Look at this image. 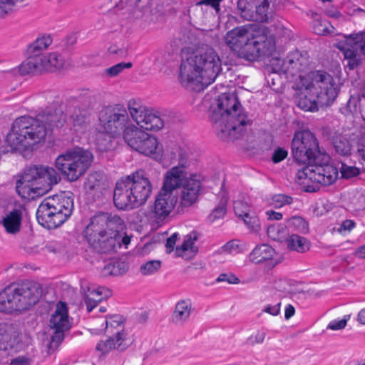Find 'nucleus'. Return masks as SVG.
<instances>
[{
    "label": "nucleus",
    "instance_id": "7c9ffc66",
    "mask_svg": "<svg viewBox=\"0 0 365 365\" xmlns=\"http://www.w3.org/2000/svg\"><path fill=\"white\" fill-rule=\"evenodd\" d=\"M175 191L174 188L163 183L154 205H175L178 202V197L177 195L174 194Z\"/></svg>",
    "mask_w": 365,
    "mask_h": 365
},
{
    "label": "nucleus",
    "instance_id": "423d86ee",
    "mask_svg": "<svg viewBox=\"0 0 365 365\" xmlns=\"http://www.w3.org/2000/svg\"><path fill=\"white\" fill-rule=\"evenodd\" d=\"M152 185L143 170H138L116 182L114 205H143L150 197Z\"/></svg>",
    "mask_w": 365,
    "mask_h": 365
},
{
    "label": "nucleus",
    "instance_id": "f8f14e48",
    "mask_svg": "<svg viewBox=\"0 0 365 365\" xmlns=\"http://www.w3.org/2000/svg\"><path fill=\"white\" fill-rule=\"evenodd\" d=\"M128 110L119 104L104 106L98 113L97 130L113 136L124 131L130 122Z\"/></svg>",
    "mask_w": 365,
    "mask_h": 365
},
{
    "label": "nucleus",
    "instance_id": "6e6d98bb",
    "mask_svg": "<svg viewBox=\"0 0 365 365\" xmlns=\"http://www.w3.org/2000/svg\"><path fill=\"white\" fill-rule=\"evenodd\" d=\"M266 336V333L263 331H257L255 334L251 335L247 341L251 345H255L256 344H262Z\"/></svg>",
    "mask_w": 365,
    "mask_h": 365
},
{
    "label": "nucleus",
    "instance_id": "bf43d9fd",
    "mask_svg": "<svg viewBox=\"0 0 365 365\" xmlns=\"http://www.w3.org/2000/svg\"><path fill=\"white\" fill-rule=\"evenodd\" d=\"M124 230H125V228L120 232V238L119 240L115 241V245L113 246L108 245V250L110 249H113L116 246L120 247L122 244H123L125 246H127L130 244V238L128 236L125 235Z\"/></svg>",
    "mask_w": 365,
    "mask_h": 365
},
{
    "label": "nucleus",
    "instance_id": "4be33fe9",
    "mask_svg": "<svg viewBox=\"0 0 365 365\" xmlns=\"http://www.w3.org/2000/svg\"><path fill=\"white\" fill-rule=\"evenodd\" d=\"M49 326L51 329L59 331H67L71 327V321L65 302H58L56 304L50 317Z\"/></svg>",
    "mask_w": 365,
    "mask_h": 365
},
{
    "label": "nucleus",
    "instance_id": "3c124183",
    "mask_svg": "<svg viewBox=\"0 0 365 365\" xmlns=\"http://www.w3.org/2000/svg\"><path fill=\"white\" fill-rule=\"evenodd\" d=\"M23 1L24 0H0V17L8 14L12 9L15 4Z\"/></svg>",
    "mask_w": 365,
    "mask_h": 365
},
{
    "label": "nucleus",
    "instance_id": "39448f33",
    "mask_svg": "<svg viewBox=\"0 0 365 365\" xmlns=\"http://www.w3.org/2000/svg\"><path fill=\"white\" fill-rule=\"evenodd\" d=\"M61 180L56 170L47 165H34L26 168L16 182V191L25 200H34L51 190Z\"/></svg>",
    "mask_w": 365,
    "mask_h": 365
},
{
    "label": "nucleus",
    "instance_id": "f3484780",
    "mask_svg": "<svg viewBox=\"0 0 365 365\" xmlns=\"http://www.w3.org/2000/svg\"><path fill=\"white\" fill-rule=\"evenodd\" d=\"M101 327L91 329L92 334H101L104 332L107 335L113 336L117 339H130L127 331L124 329L123 320L121 316L115 314L106 317V319H101Z\"/></svg>",
    "mask_w": 365,
    "mask_h": 365
},
{
    "label": "nucleus",
    "instance_id": "20e7f679",
    "mask_svg": "<svg viewBox=\"0 0 365 365\" xmlns=\"http://www.w3.org/2000/svg\"><path fill=\"white\" fill-rule=\"evenodd\" d=\"M221 66L217 53L213 48H208L182 60L178 80L182 86L187 88L199 84L206 87L216 79L221 71Z\"/></svg>",
    "mask_w": 365,
    "mask_h": 365
},
{
    "label": "nucleus",
    "instance_id": "bb28decb",
    "mask_svg": "<svg viewBox=\"0 0 365 365\" xmlns=\"http://www.w3.org/2000/svg\"><path fill=\"white\" fill-rule=\"evenodd\" d=\"M131 343V339H117L110 336L106 340L100 341L96 344V349L101 354H106L114 349L125 350Z\"/></svg>",
    "mask_w": 365,
    "mask_h": 365
},
{
    "label": "nucleus",
    "instance_id": "603ef678",
    "mask_svg": "<svg viewBox=\"0 0 365 365\" xmlns=\"http://www.w3.org/2000/svg\"><path fill=\"white\" fill-rule=\"evenodd\" d=\"M349 319V316H344L343 319L332 320L327 325V329L334 331L343 329L346 326Z\"/></svg>",
    "mask_w": 365,
    "mask_h": 365
},
{
    "label": "nucleus",
    "instance_id": "7ed1b4c3",
    "mask_svg": "<svg viewBox=\"0 0 365 365\" xmlns=\"http://www.w3.org/2000/svg\"><path fill=\"white\" fill-rule=\"evenodd\" d=\"M300 78L297 104L306 111H314L318 106H328L336 99L338 91L333 78L329 73L316 71L307 77Z\"/></svg>",
    "mask_w": 365,
    "mask_h": 365
},
{
    "label": "nucleus",
    "instance_id": "aec40b11",
    "mask_svg": "<svg viewBox=\"0 0 365 365\" xmlns=\"http://www.w3.org/2000/svg\"><path fill=\"white\" fill-rule=\"evenodd\" d=\"M202 187L201 181L197 178L196 175H191L187 178L181 190V205H192L197 202L200 191Z\"/></svg>",
    "mask_w": 365,
    "mask_h": 365
},
{
    "label": "nucleus",
    "instance_id": "cd10ccee",
    "mask_svg": "<svg viewBox=\"0 0 365 365\" xmlns=\"http://www.w3.org/2000/svg\"><path fill=\"white\" fill-rule=\"evenodd\" d=\"M275 255L274 250L267 244L256 246L249 255V261L254 264H260L272 259Z\"/></svg>",
    "mask_w": 365,
    "mask_h": 365
},
{
    "label": "nucleus",
    "instance_id": "4468645a",
    "mask_svg": "<svg viewBox=\"0 0 365 365\" xmlns=\"http://www.w3.org/2000/svg\"><path fill=\"white\" fill-rule=\"evenodd\" d=\"M128 110L132 119L143 129L159 130L164 126V121L158 111L148 108L135 99L128 103Z\"/></svg>",
    "mask_w": 365,
    "mask_h": 365
},
{
    "label": "nucleus",
    "instance_id": "680f3d73",
    "mask_svg": "<svg viewBox=\"0 0 365 365\" xmlns=\"http://www.w3.org/2000/svg\"><path fill=\"white\" fill-rule=\"evenodd\" d=\"M280 309H281V303L279 302L274 305L267 304L264 307L263 312L265 313L269 314L272 316H277L280 313Z\"/></svg>",
    "mask_w": 365,
    "mask_h": 365
},
{
    "label": "nucleus",
    "instance_id": "4c0bfd02",
    "mask_svg": "<svg viewBox=\"0 0 365 365\" xmlns=\"http://www.w3.org/2000/svg\"><path fill=\"white\" fill-rule=\"evenodd\" d=\"M46 71H55L62 68L65 64L63 57L57 52L44 55Z\"/></svg>",
    "mask_w": 365,
    "mask_h": 365
},
{
    "label": "nucleus",
    "instance_id": "13d9d810",
    "mask_svg": "<svg viewBox=\"0 0 365 365\" xmlns=\"http://www.w3.org/2000/svg\"><path fill=\"white\" fill-rule=\"evenodd\" d=\"M287 155V150L282 148H277L272 154V160L274 163H277L285 159Z\"/></svg>",
    "mask_w": 365,
    "mask_h": 365
},
{
    "label": "nucleus",
    "instance_id": "5701e85b",
    "mask_svg": "<svg viewBox=\"0 0 365 365\" xmlns=\"http://www.w3.org/2000/svg\"><path fill=\"white\" fill-rule=\"evenodd\" d=\"M188 163L184 160H181L179 165L173 167L168 170L164 176L163 183L170 186L175 190L183 185L187 178L186 168Z\"/></svg>",
    "mask_w": 365,
    "mask_h": 365
},
{
    "label": "nucleus",
    "instance_id": "1a4fd4ad",
    "mask_svg": "<svg viewBox=\"0 0 365 365\" xmlns=\"http://www.w3.org/2000/svg\"><path fill=\"white\" fill-rule=\"evenodd\" d=\"M329 157L322 162L305 165L296 173V182L304 187L306 192H315L319 185H329L338 178V169L329 163Z\"/></svg>",
    "mask_w": 365,
    "mask_h": 365
},
{
    "label": "nucleus",
    "instance_id": "0e129e2a",
    "mask_svg": "<svg viewBox=\"0 0 365 365\" xmlns=\"http://www.w3.org/2000/svg\"><path fill=\"white\" fill-rule=\"evenodd\" d=\"M178 233H174L168 238L165 243L167 253H170L173 250L177 240L178 239Z\"/></svg>",
    "mask_w": 365,
    "mask_h": 365
},
{
    "label": "nucleus",
    "instance_id": "6ab92c4d",
    "mask_svg": "<svg viewBox=\"0 0 365 365\" xmlns=\"http://www.w3.org/2000/svg\"><path fill=\"white\" fill-rule=\"evenodd\" d=\"M251 36L252 31L249 26H237L226 33L224 36V41L236 53Z\"/></svg>",
    "mask_w": 365,
    "mask_h": 365
},
{
    "label": "nucleus",
    "instance_id": "052dcab7",
    "mask_svg": "<svg viewBox=\"0 0 365 365\" xmlns=\"http://www.w3.org/2000/svg\"><path fill=\"white\" fill-rule=\"evenodd\" d=\"M355 227V222L351 220H346L340 225L337 232L340 234H344L346 232H350Z\"/></svg>",
    "mask_w": 365,
    "mask_h": 365
},
{
    "label": "nucleus",
    "instance_id": "6e6552de",
    "mask_svg": "<svg viewBox=\"0 0 365 365\" xmlns=\"http://www.w3.org/2000/svg\"><path fill=\"white\" fill-rule=\"evenodd\" d=\"M41 293L37 283L8 286L0 292V312L12 313L27 309L37 303Z\"/></svg>",
    "mask_w": 365,
    "mask_h": 365
},
{
    "label": "nucleus",
    "instance_id": "e2e57ef3",
    "mask_svg": "<svg viewBox=\"0 0 365 365\" xmlns=\"http://www.w3.org/2000/svg\"><path fill=\"white\" fill-rule=\"evenodd\" d=\"M73 194L71 192H64L60 197H58V203H63L66 205H73Z\"/></svg>",
    "mask_w": 365,
    "mask_h": 365
},
{
    "label": "nucleus",
    "instance_id": "8fccbe9b",
    "mask_svg": "<svg viewBox=\"0 0 365 365\" xmlns=\"http://www.w3.org/2000/svg\"><path fill=\"white\" fill-rule=\"evenodd\" d=\"M334 27L327 21H319L314 26L315 33L319 35H325L332 31Z\"/></svg>",
    "mask_w": 365,
    "mask_h": 365
},
{
    "label": "nucleus",
    "instance_id": "473e14b6",
    "mask_svg": "<svg viewBox=\"0 0 365 365\" xmlns=\"http://www.w3.org/2000/svg\"><path fill=\"white\" fill-rule=\"evenodd\" d=\"M144 138H147V133L142 130L133 124L128 125L123 132V139L125 143L134 150V143H140Z\"/></svg>",
    "mask_w": 365,
    "mask_h": 365
},
{
    "label": "nucleus",
    "instance_id": "a878e982",
    "mask_svg": "<svg viewBox=\"0 0 365 365\" xmlns=\"http://www.w3.org/2000/svg\"><path fill=\"white\" fill-rule=\"evenodd\" d=\"M19 341V334L14 327L0 324V349L7 351L16 348Z\"/></svg>",
    "mask_w": 365,
    "mask_h": 365
},
{
    "label": "nucleus",
    "instance_id": "b1692460",
    "mask_svg": "<svg viewBox=\"0 0 365 365\" xmlns=\"http://www.w3.org/2000/svg\"><path fill=\"white\" fill-rule=\"evenodd\" d=\"M45 57L42 53H30V56L19 66L22 75L36 74L46 71Z\"/></svg>",
    "mask_w": 365,
    "mask_h": 365
},
{
    "label": "nucleus",
    "instance_id": "e433bc0d",
    "mask_svg": "<svg viewBox=\"0 0 365 365\" xmlns=\"http://www.w3.org/2000/svg\"><path fill=\"white\" fill-rule=\"evenodd\" d=\"M289 249L299 253L309 250L310 242L304 237L298 235H292L287 240Z\"/></svg>",
    "mask_w": 365,
    "mask_h": 365
},
{
    "label": "nucleus",
    "instance_id": "a19ab883",
    "mask_svg": "<svg viewBox=\"0 0 365 365\" xmlns=\"http://www.w3.org/2000/svg\"><path fill=\"white\" fill-rule=\"evenodd\" d=\"M161 265L160 260H150L141 264L140 272L145 276L153 275L160 270Z\"/></svg>",
    "mask_w": 365,
    "mask_h": 365
},
{
    "label": "nucleus",
    "instance_id": "f03ea898",
    "mask_svg": "<svg viewBox=\"0 0 365 365\" xmlns=\"http://www.w3.org/2000/svg\"><path fill=\"white\" fill-rule=\"evenodd\" d=\"M210 120L222 140H234L251 124L235 93H223L210 107Z\"/></svg>",
    "mask_w": 365,
    "mask_h": 365
},
{
    "label": "nucleus",
    "instance_id": "37998d69",
    "mask_svg": "<svg viewBox=\"0 0 365 365\" xmlns=\"http://www.w3.org/2000/svg\"><path fill=\"white\" fill-rule=\"evenodd\" d=\"M352 46L359 50L360 53L365 55V31L351 35Z\"/></svg>",
    "mask_w": 365,
    "mask_h": 365
},
{
    "label": "nucleus",
    "instance_id": "a211bd4d",
    "mask_svg": "<svg viewBox=\"0 0 365 365\" xmlns=\"http://www.w3.org/2000/svg\"><path fill=\"white\" fill-rule=\"evenodd\" d=\"M309 63L307 52L295 50L290 52L282 61L280 70L295 76L304 71L308 68Z\"/></svg>",
    "mask_w": 365,
    "mask_h": 365
},
{
    "label": "nucleus",
    "instance_id": "5fc2aeb1",
    "mask_svg": "<svg viewBox=\"0 0 365 365\" xmlns=\"http://www.w3.org/2000/svg\"><path fill=\"white\" fill-rule=\"evenodd\" d=\"M226 213L225 207H216L208 215L207 220L210 222H213L216 220L222 218Z\"/></svg>",
    "mask_w": 365,
    "mask_h": 365
},
{
    "label": "nucleus",
    "instance_id": "338daca9",
    "mask_svg": "<svg viewBox=\"0 0 365 365\" xmlns=\"http://www.w3.org/2000/svg\"><path fill=\"white\" fill-rule=\"evenodd\" d=\"M130 0H120L115 4V11H118L119 10L125 9L128 12L133 11V9L130 5Z\"/></svg>",
    "mask_w": 365,
    "mask_h": 365
},
{
    "label": "nucleus",
    "instance_id": "72a5a7b5",
    "mask_svg": "<svg viewBox=\"0 0 365 365\" xmlns=\"http://www.w3.org/2000/svg\"><path fill=\"white\" fill-rule=\"evenodd\" d=\"M331 141L335 151L344 156L351 154V144L348 138L342 133L335 132L331 136Z\"/></svg>",
    "mask_w": 365,
    "mask_h": 365
},
{
    "label": "nucleus",
    "instance_id": "69168bd1",
    "mask_svg": "<svg viewBox=\"0 0 365 365\" xmlns=\"http://www.w3.org/2000/svg\"><path fill=\"white\" fill-rule=\"evenodd\" d=\"M31 359L26 356H19L11 361V365H30Z\"/></svg>",
    "mask_w": 365,
    "mask_h": 365
},
{
    "label": "nucleus",
    "instance_id": "864d4df0",
    "mask_svg": "<svg viewBox=\"0 0 365 365\" xmlns=\"http://www.w3.org/2000/svg\"><path fill=\"white\" fill-rule=\"evenodd\" d=\"M272 202L270 203L275 204L276 205H287L293 202V199L292 197L282 194L274 195L272 198Z\"/></svg>",
    "mask_w": 365,
    "mask_h": 365
},
{
    "label": "nucleus",
    "instance_id": "c03bdc74",
    "mask_svg": "<svg viewBox=\"0 0 365 365\" xmlns=\"http://www.w3.org/2000/svg\"><path fill=\"white\" fill-rule=\"evenodd\" d=\"M242 220L250 231L254 232L259 231L260 226L257 217L250 215L249 212H243V218Z\"/></svg>",
    "mask_w": 365,
    "mask_h": 365
},
{
    "label": "nucleus",
    "instance_id": "58836bf2",
    "mask_svg": "<svg viewBox=\"0 0 365 365\" xmlns=\"http://www.w3.org/2000/svg\"><path fill=\"white\" fill-rule=\"evenodd\" d=\"M128 270V266L124 262H117L106 264L103 270L102 274L104 277L118 276L123 274Z\"/></svg>",
    "mask_w": 365,
    "mask_h": 365
},
{
    "label": "nucleus",
    "instance_id": "ddd939ff",
    "mask_svg": "<svg viewBox=\"0 0 365 365\" xmlns=\"http://www.w3.org/2000/svg\"><path fill=\"white\" fill-rule=\"evenodd\" d=\"M274 50V43L272 38L265 34H253L249 40L236 53L241 58L248 61H256L260 56H269Z\"/></svg>",
    "mask_w": 365,
    "mask_h": 365
},
{
    "label": "nucleus",
    "instance_id": "ea45409f",
    "mask_svg": "<svg viewBox=\"0 0 365 365\" xmlns=\"http://www.w3.org/2000/svg\"><path fill=\"white\" fill-rule=\"evenodd\" d=\"M52 43V38L49 35H43L38 38L34 43H32L29 48V53H41L43 50H46Z\"/></svg>",
    "mask_w": 365,
    "mask_h": 365
},
{
    "label": "nucleus",
    "instance_id": "9d476101",
    "mask_svg": "<svg viewBox=\"0 0 365 365\" xmlns=\"http://www.w3.org/2000/svg\"><path fill=\"white\" fill-rule=\"evenodd\" d=\"M92 160L91 152L76 147L59 155L55 160V166L67 180L75 182L86 173Z\"/></svg>",
    "mask_w": 365,
    "mask_h": 365
},
{
    "label": "nucleus",
    "instance_id": "f704fd0d",
    "mask_svg": "<svg viewBox=\"0 0 365 365\" xmlns=\"http://www.w3.org/2000/svg\"><path fill=\"white\" fill-rule=\"evenodd\" d=\"M198 240V233L196 231H192L186 235L184 237L182 244L177 247L175 249V255L178 257H183L184 253L190 252L192 254H195L197 252V247L195 246V242Z\"/></svg>",
    "mask_w": 365,
    "mask_h": 365
},
{
    "label": "nucleus",
    "instance_id": "c756f323",
    "mask_svg": "<svg viewBox=\"0 0 365 365\" xmlns=\"http://www.w3.org/2000/svg\"><path fill=\"white\" fill-rule=\"evenodd\" d=\"M175 207H153L150 212V219L156 224L160 225L170 217L176 214H182L184 212L183 207H178L176 211H174Z\"/></svg>",
    "mask_w": 365,
    "mask_h": 365
},
{
    "label": "nucleus",
    "instance_id": "774afa93",
    "mask_svg": "<svg viewBox=\"0 0 365 365\" xmlns=\"http://www.w3.org/2000/svg\"><path fill=\"white\" fill-rule=\"evenodd\" d=\"M348 61L347 66L349 69L353 70L361 63L360 54L355 56L354 58L346 59Z\"/></svg>",
    "mask_w": 365,
    "mask_h": 365
},
{
    "label": "nucleus",
    "instance_id": "c85d7f7f",
    "mask_svg": "<svg viewBox=\"0 0 365 365\" xmlns=\"http://www.w3.org/2000/svg\"><path fill=\"white\" fill-rule=\"evenodd\" d=\"M22 212L15 209L6 214L1 220V224L7 233L16 234L19 232L21 225Z\"/></svg>",
    "mask_w": 365,
    "mask_h": 365
},
{
    "label": "nucleus",
    "instance_id": "79ce46f5",
    "mask_svg": "<svg viewBox=\"0 0 365 365\" xmlns=\"http://www.w3.org/2000/svg\"><path fill=\"white\" fill-rule=\"evenodd\" d=\"M111 135L107 134L106 132H101L98 130V134L96 137V144L98 149L104 151L110 148L111 145Z\"/></svg>",
    "mask_w": 365,
    "mask_h": 365
},
{
    "label": "nucleus",
    "instance_id": "49530a36",
    "mask_svg": "<svg viewBox=\"0 0 365 365\" xmlns=\"http://www.w3.org/2000/svg\"><path fill=\"white\" fill-rule=\"evenodd\" d=\"M289 225L297 231L305 233L308 232V223L301 217H293L289 220Z\"/></svg>",
    "mask_w": 365,
    "mask_h": 365
},
{
    "label": "nucleus",
    "instance_id": "9b49d317",
    "mask_svg": "<svg viewBox=\"0 0 365 365\" xmlns=\"http://www.w3.org/2000/svg\"><path fill=\"white\" fill-rule=\"evenodd\" d=\"M292 154L296 162L306 165L327 159V154L320 150L315 135L308 130L294 133L292 141Z\"/></svg>",
    "mask_w": 365,
    "mask_h": 365
},
{
    "label": "nucleus",
    "instance_id": "a18cd8bd",
    "mask_svg": "<svg viewBox=\"0 0 365 365\" xmlns=\"http://www.w3.org/2000/svg\"><path fill=\"white\" fill-rule=\"evenodd\" d=\"M132 63L130 62L128 63H117L108 68H106L104 71L105 74L110 77H114L118 76L120 73L123 71L125 68H130L132 67Z\"/></svg>",
    "mask_w": 365,
    "mask_h": 365
},
{
    "label": "nucleus",
    "instance_id": "09e8293b",
    "mask_svg": "<svg viewBox=\"0 0 365 365\" xmlns=\"http://www.w3.org/2000/svg\"><path fill=\"white\" fill-rule=\"evenodd\" d=\"M222 249L223 252L232 255L237 254L242 251L241 245L237 240H232L227 242L225 245H223Z\"/></svg>",
    "mask_w": 365,
    "mask_h": 365
},
{
    "label": "nucleus",
    "instance_id": "2f4dec72",
    "mask_svg": "<svg viewBox=\"0 0 365 365\" xmlns=\"http://www.w3.org/2000/svg\"><path fill=\"white\" fill-rule=\"evenodd\" d=\"M89 112L86 109L74 108L70 115V122L75 130L86 128L89 124Z\"/></svg>",
    "mask_w": 365,
    "mask_h": 365
},
{
    "label": "nucleus",
    "instance_id": "de8ad7c7",
    "mask_svg": "<svg viewBox=\"0 0 365 365\" xmlns=\"http://www.w3.org/2000/svg\"><path fill=\"white\" fill-rule=\"evenodd\" d=\"M341 177L343 178L349 179L359 174V169L355 166L347 165L345 163H341L339 168Z\"/></svg>",
    "mask_w": 365,
    "mask_h": 365
},
{
    "label": "nucleus",
    "instance_id": "2eb2a0df",
    "mask_svg": "<svg viewBox=\"0 0 365 365\" xmlns=\"http://www.w3.org/2000/svg\"><path fill=\"white\" fill-rule=\"evenodd\" d=\"M237 9L247 21L268 22L272 17L269 0H238Z\"/></svg>",
    "mask_w": 365,
    "mask_h": 365
},
{
    "label": "nucleus",
    "instance_id": "4d7b16f0",
    "mask_svg": "<svg viewBox=\"0 0 365 365\" xmlns=\"http://www.w3.org/2000/svg\"><path fill=\"white\" fill-rule=\"evenodd\" d=\"M217 282H227L229 284H236L240 282V279L234 274H228L226 273L220 274L217 278Z\"/></svg>",
    "mask_w": 365,
    "mask_h": 365
},
{
    "label": "nucleus",
    "instance_id": "dca6fc26",
    "mask_svg": "<svg viewBox=\"0 0 365 365\" xmlns=\"http://www.w3.org/2000/svg\"><path fill=\"white\" fill-rule=\"evenodd\" d=\"M73 207H38V222L48 230L61 226L71 215Z\"/></svg>",
    "mask_w": 365,
    "mask_h": 365
},
{
    "label": "nucleus",
    "instance_id": "412c9836",
    "mask_svg": "<svg viewBox=\"0 0 365 365\" xmlns=\"http://www.w3.org/2000/svg\"><path fill=\"white\" fill-rule=\"evenodd\" d=\"M84 301L86 309L91 312L103 299H106L112 295L111 291L102 286L92 284L83 288Z\"/></svg>",
    "mask_w": 365,
    "mask_h": 365
},
{
    "label": "nucleus",
    "instance_id": "c9c22d12",
    "mask_svg": "<svg viewBox=\"0 0 365 365\" xmlns=\"http://www.w3.org/2000/svg\"><path fill=\"white\" fill-rule=\"evenodd\" d=\"M133 144L135 150L145 155H150L155 153L158 143L154 136L147 133V138H144L140 143Z\"/></svg>",
    "mask_w": 365,
    "mask_h": 365
},
{
    "label": "nucleus",
    "instance_id": "393cba45",
    "mask_svg": "<svg viewBox=\"0 0 365 365\" xmlns=\"http://www.w3.org/2000/svg\"><path fill=\"white\" fill-rule=\"evenodd\" d=\"M193 307L191 299H183L179 300L175 304L172 314V322L175 325H184L190 319Z\"/></svg>",
    "mask_w": 365,
    "mask_h": 365
},
{
    "label": "nucleus",
    "instance_id": "0eeeda50",
    "mask_svg": "<svg viewBox=\"0 0 365 365\" xmlns=\"http://www.w3.org/2000/svg\"><path fill=\"white\" fill-rule=\"evenodd\" d=\"M125 227L123 221L118 216L108 217L105 214H100L91 218L84 232L92 246L102 243L108 250V245L113 246L115 241L120 238V232Z\"/></svg>",
    "mask_w": 365,
    "mask_h": 365
},
{
    "label": "nucleus",
    "instance_id": "f257e3e1",
    "mask_svg": "<svg viewBox=\"0 0 365 365\" xmlns=\"http://www.w3.org/2000/svg\"><path fill=\"white\" fill-rule=\"evenodd\" d=\"M65 115L59 109H46L36 117L23 115L16 118L6 137V143L13 150H33L43 144L54 129L61 128Z\"/></svg>",
    "mask_w": 365,
    "mask_h": 365
}]
</instances>
